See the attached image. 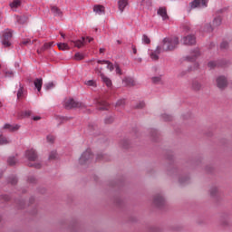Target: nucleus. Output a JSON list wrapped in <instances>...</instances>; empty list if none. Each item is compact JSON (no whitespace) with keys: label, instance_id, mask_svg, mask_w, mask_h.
<instances>
[{"label":"nucleus","instance_id":"obj_1","mask_svg":"<svg viewBox=\"0 0 232 232\" xmlns=\"http://www.w3.org/2000/svg\"><path fill=\"white\" fill-rule=\"evenodd\" d=\"M179 46V37L174 36L171 38H164L161 45L157 47L158 53H162V52H171Z\"/></svg>","mask_w":232,"mask_h":232},{"label":"nucleus","instance_id":"obj_2","mask_svg":"<svg viewBox=\"0 0 232 232\" xmlns=\"http://www.w3.org/2000/svg\"><path fill=\"white\" fill-rule=\"evenodd\" d=\"M12 31L10 30H5L3 32L2 34V44L5 47L8 48V46H12Z\"/></svg>","mask_w":232,"mask_h":232},{"label":"nucleus","instance_id":"obj_3","mask_svg":"<svg viewBox=\"0 0 232 232\" xmlns=\"http://www.w3.org/2000/svg\"><path fill=\"white\" fill-rule=\"evenodd\" d=\"M64 107L66 110H72L73 108H84V103L76 102L73 99H68L65 101Z\"/></svg>","mask_w":232,"mask_h":232},{"label":"nucleus","instance_id":"obj_4","mask_svg":"<svg viewBox=\"0 0 232 232\" xmlns=\"http://www.w3.org/2000/svg\"><path fill=\"white\" fill-rule=\"evenodd\" d=\"M92 159H93V154L91 150H87L82 154L79 162L80 164H88V162H92Z\"/></svg>","mask_w":232,"mask_h":232},{"label":"nucleus","instance_id":"obj_5","mask_svg":"<svg viewBox=\"0 0 232 232\" xmlns=\"http://www.w3.org/2000/svg\"><path fill=\"white\" fill-rule=\"evenodd\" d=\"M208 3H209V0H194L190 3V8H206Z\"/></svg>","mask_w":232,"mask_h":232},{"label":"nucleus","instance_id":"obj_6","mask_svg":"<svg viewBox=\"0 0 232 232\" xmlns=\"http://www.w3.org/2000/svg\"><path fill=\"white\" fill-rule=\"evenodd\" d=\"M216 82L219 90H224V88L227 87V78H226V76H218Z\"/></svg>","mask_w":232,"mask_h":232},{"label":"nucleus","instance_id":"obj_7","mask_svg":"<svg viewBox=\"0 0 232 232\" xmlns=\"http://www.w3.org/2000/svg\"><path fill=\"white\" fill-rule=\"evenodd\" d=\"M95 103L97 108L101 111L108 110V108H110V104L101 98L96 99Z\"/></svg>","mask_w":232,"mask_h":232},{"label":"nucleus","instance_id":"obj_8","mask_svg":"<svg viewBox=\"0 0 232 232\" xmlns=\"http://www.w3.org/2000/svg\"><path fill=\"white\" fill-rule=\"evenodd\" d=\"M25 157L30 160V162H35L37 160V152L35 150L31 149L29 150H26Z\"/></svg>","mask_w":232,"mask_h":232},{"label":"nucleus","instance_id":"obj_9","mask_svg":"<svg viewBox=\"0 0 232 232\" xmlns=\"http://www.w3.org/2000/svg\"><path fill=\"white\" fill-rule=\"evenodd\" d=\"M182 43L183 44L188 45L195 44V43H197V38L193 34H188L182 38Z\"/></svg>","mask_w":232,"mask_h":232},{"label":"nucleus","instance_id":"obj_10","mask_svg":"<svg viewBox=\"0 0 232 232\" xmlns=\"http://www.w3.org/2000/svg\"><path fill=\"white\" fill-rule=\"evenodd\" d=\"M158 15H160L162 17L163 21H168L169 19V16H168V11L166 10V7H160L157 12Z\"/></svg>","mask_w":232,"mask_h":232},{"label":"nucleus","instance_id":"obj_11","mask_svg":"<svg viewBox=\"0 0 232 232\" xmlns=\"http://www.w3.org/2000/svg\"><path fill=\"white\" fill-rule=\"evenodd\" d=\"M197 57H200V51L198 49H195L190 53V55L187 56L188 61H195Z\"/></svg>","mask_w":232,"mask_h":232},{"label":"nucleus","instance_id":"obj_12","mask_svg":"<svg viewBox=\"0 0 232 232\" xmlns=\"http://www.w3.org/2000/svg\"><path fill=\"white\" fill-rule=\"evenodd\" d=\"M101 79L107 88H111V86H113L111 79L108 78V76H106L104 73H101Z\"/></svg>","mask_w":232,"mask_h":232},{"label":"nucleus","instance_id":"obj_13","mask_svg":"<svg viewBox=\"0 0 232 232\" xmlns=\"http://www.w3.org/2000/svg\"><path fill=\"white\" fill-rule=\"evenodd\" d=\"M98 64H107V69L110 70V72H113V70H115V66H113V63L110 61L99 60Z\"/></svg>","mask_w":232,"mask_h":232},{"label":"nucleus","instance_id":"obj_14","mask_svg":"<svg viewBox=\"0 0 232 232\" xmlns=\"http://www.w3.org/2000/svg\"><path fill=\"white\" fill-rule=\"evenodd\" d=\"M93 12L98 15H103L105 14V8L103 5H94Z\"/></svg>","mask_w":232,"mask_h":232},{"label":"nucleus","instance_id":"obj_15","mask_svg":"<svg viewBox=\"0 0 232 232\" xmlns=\"http://www.w3.org/2000/svg\"><path fill=\"white\" fill-rule=\"evenodd\" d=\"M52 46H53V42L45 43L41 49L37 50V53H43V52H44L46 50H50V48H52Z\"/></svg>","mask_w":232,"mask_h":232},{"label":"nucleus","instance_id":"obj_16","mask_svg":"<svg viewBox=\"0 0 232 232\" xmlns=\"http://www.w3.org/2000/svg\"><path fill=\"white\" fill-rule=\"evenodd\" d=\"M20 126L18 124L12 125V124H5L4 130H9V131H17L19 130Z\"/></svg>","mask_w":232,"mask_h":232},{"label":"nucleus","instance_id":"obj_17","mask_svg":"<svg viewBox=\"0 0 232 232\" xmlns=\"http://www.w3.org/2000/svg\"><path fill=\"white\" fill-rule=\"evenodd\" d=\"M128 6V0H119L118 1V8L120 12H124V8Z\"/></svg>","mask_w":232,"mask_h":232},{"label":"nucleus","instance_id":"obj_18","mask_svg":"<svg viewBox=\"0 0 232 232\" xmlns=\"http://www.w3.org/2000/svg\"><path fill=\"white\" fill-rule=\"evenodd\" d=\"M154 204L156 206H162L164 204V198L161 195H158L154 198Z\"/></svg>","mask_w":232,"mask_h":232},{"label":"nucleus","instance_id":"obj_19","mask_svg":"<svg viewBox=\"0 0 232 232\" xmlns=\"http://www.w3.org/2000/svg\"><path fill=\"white\" fill-rule=\"evenodd\" d=\"M16 21L19 24H24L25 23H28V15L16 16Z\"/></svg>","mask_w":232,"mask_h":232},{"label":"nucleus","instance_id":"obj_20","mask_svg":"<svg viewBox=\"0 0 232 232\" xmlns=\"http://www.w3.org/2000/svg\"><path fill=\"white\" fill-rule=\"evenodd\" d=\"M84 39L85 38L82 37V40H77V41L71 40V43H73L76 48H82V46H84Z\"/></svg>","mask_w":232,"mask_h":232},{"label":"nucleus","instance_id":"obj_21","mask_svg":"<svg viewBox=\"0 0 232 232\" xmlns=\"http://www.w3.org/2000/svg\"><path fill=\"white\" fill-rule=\"evenodd\" d=\"M34 86L37 89L38 92H41V89L43 88V78H37L34 80Z\"/></svg>","mask_w":232,"mask_h":232},{"label":"nucleus","instance_id":"obj_22","mask_svg":"<svg viewBox=\"0 0 232 232\" xmlns=\"http://www.w3.org/2000/svg\"><path fill=\"white\" fill-rule=\"evenodd\" d=\"M222 24V17L218 16L216 18H214L213 22H212V26H214V28H217L218 26H220Z\"/></svg>","mask_w":232,"mask_h":232},{"label":"nucleus","instance_id":"obj_23","mask_svg":"<svg viewBox=\"0 0 232 232\" xmlns=\"http://www.w3.org/2000/svg\"><path fill=\"white\" fill-rule=\"evenodd\" d=\"M123 84L125 86H135V80L133 78H125L123 79Z\"/></svg>","mask_w":232,"mask_h":232},{"label":"nucleus","instance_id":"obj_24","mask_svg":"<svg viewBox=\"0 0 232 232\" xmlns=\"http://www.w3.org/2000/svg\"><path fill=\"white\" fill-rule=\"evenodd\" d=\"M6 144H10V140L5 137L3 134H0V146H5Z\"/></svg>","mask_w":232,"mask_h":232},{"label":"nucleus","instance_id":"obj_25","mask_svg":"<svg viewBox=\"0 0 232 232\" xmlns=\"http://www.w3.org/2000/svg\"><path fill=\"white\" fill-rule=\"evenodd\" d=\"M192 90H194V92H199V90H202V84L198 82H193Z\"/></svg>","mask_w":232,"mask_h":232},{"label":"nucleus","instance_id":"obj_26","mask_svg":"<svg viewBox=\"0 0 232 232\" xmlns=\"http://www.w3.org/2000/svg\"><path fill=\"white\" fill-rule=\"evenodd\" d=\"M215 30V27L211 25V24H207L204 26L203 32H207L208 34H211Z\"/></svg>","mask_w":232,"mask_h":232},{"label":"nucleus","instance_id":"obj_27","mask_svg":"<svg viewBox=\"0 0 232 232\" xmlns=\"http://www.w3.org/2000/svg\"><path fill=\"white\" fill-rule=\"evenodd\" d=\"M59 50H62L63 52L66 51V50H70V45H68V44L66 43H60L57 44Z\"/></svg>","mask_w":232,"mask_h":232},{"label":"nucleus","instance_id":"obj_28","mask_svg":"<svg viewBox=\"0 0 232 232\" xmlns=\"http://www.w3.org/2000/svg\"><path fill=\"white\" fill-rule=\"evenodd\" d=\"M160 53L157 52V49L155 51H152L150 54V59H152V61H159V54Z\"/></svg>","mask_w":232,"mask_h":232},{"label":"nucleus","instance_id":"obj_29","mask_svg":"<svg viewBox=\"0 0 232 232\" xmlns=\"http://www.w3.org/2000/svg\"><path fill=\"white\" fill-rule=\"evenodd\" d=\"M51 12H52V14H53V15H55V16L61 15V9L58 8L57 6H52V7H51Z\"/></svg>","mask_w":232,"mask_h":232},{"label":"nucleus","instance_id":"obj_30","mask_svg":"<svg viewBox=\"0 0 232 232\" xmlns=\"http://www.w3.org/2000/svg\"><path fill=\"white\" fill-rule=\"evenodd\" d=\"M84 84L86 86H92V88H96L97 87V82H95L94 80H88L84 82Z\"/></svg>","mask_w":232,"mask_h":232},{"label":"nucleus","instance_id":"obj_31","mask_svg":"<svg viewBox=\"0 0 232 232\" xmlns=\"http://www.w3.org/2000/svg\"><path fill=\"white\" fill-rule=\"evenodd\" d=\"M10 6L12 9L14 8H19L21 6V1L20 0H14L13 3L10 4Z\"/></svg>","mask_w":232,"mask_h":232},{"label":"nucleus","instance_id":"obj_32","mask_svg":"<svg viewBox=\"0 0 232 232\" xmlns=\"http://www.w3.org/2000/svg\"><path fill=\"white\" fill-rule=\"evenodd\" d=\"M7 162H8L9 166H15V164H17V160H15L14 157H10L7 160Z\"/></svg>","mask_w":232,"mask_h":232},{"label":"nucleus","instance_id":"obj_33","mask_svg":"<svg viewBox=\"0 0 232 232\" xmlns=\"http://www.w3.org/2000/svg\"><path fill=\"white\" fill-rule=\"evenodd\" d=\"M74 59L75 61H82V59H84V54L81 53H76L74 55Z\"/></svg>","mask_w":232,"mask_h":232},{"label":"nucleus","instance_id":"obj_34","mask_svg":"<svg viewBox=\"0 0 232 232\" xmlns=\"http://www.w3.org/2000/svg\"><path fill=\"white\" fill-rule=\"evenodd\" d=\"M57 159V151L53 150L49 155V160H55Z\"/></svg>","mask_w":232,"mask_h":232},{"label":"nucleus","instance_id":"obj_35","mask_svg":"<svg viewBox=\"0 0 232 232\" xmlns=\"http://www.w3.org/2000/svg\"><path fill=\"white\" fill-rule=\"evenodd\" d=\"M142 42L145 44H150V43H151V40L150 39V37H148V35L144 34L142 36Z\"/></svg>","mask_w":232,"mask_h":232},{"label":"nucleus","instance_id":"obj_36","mask_svg":"<svg viewBox=\"0 0 232 232\" xmlns=\"http://www.w3.org/2000/svg\"><path fill=\"white\" fill-rule=\"evenodd\" d=\"M161 81L162 78L160 76L152 77V82H154L155 84H159V82H160Z\"/></svg>","mask_w":232,"mask_h":232},{"label":"nucleus","instance_id":"obj_37","mask_svg":"<svg viewBox=\"0 0 232 232\" xmlns=\"http://www.w3.org/2000/svg\"><path fill=\"white\" fill-rule=\"evenodd\" d=\"M162 119L163 121H173V117L169 114H163Z\"/></svg>","mask_w":232,"mask_h":232},{"label":"nucleus","instance_id":"obj_38","mask_svg":"<svg viewBox=\"0 0 232 232\" xmlns=\"http://www.w3.org/2000/svg\"><path fill=\"white\" fill-rule=\"evenodd\" d=\"M114 68L116 70V73L118 75H121L122 74V71L121 70V67L119 66V63H115Z\"/></svg>","mask_w":232,"mask_h":232},{"label":"nucleus","instance_id":"obj_39","mask_svg":"<svg viewBox=\"0 0 232 232\" xmlns=\"http://www.w3.org/2000/svg\"><path fill=\"white\" fill-rule=\"evenodd\" d=\"M96 160H108L106 159V156H104V154H97Z\"/></svg>","mask_w":232,"mask_h":232},{"label":"nucleus","instance_id":"obj_40","mask_svg":"<svg viewBox=\"0 0 232 232\" xmlns=\"http://www.w3.org/2000/svg\"><path fill=\"white\" fill-rule=\"evenodd\" d=\"M126 104V100L121 99L116 102V106H124Z\"/></svg>","mask_w":232,"mask_h":232},{"label":"nucleus","instance_id":"obj_41","mask_svg":"<svg viewBox=\"0 0 232 232\" xmlns=\"http://www.w3.org/2000/svg\"><path fill=\"white\" fill-rule=\"evenodd\" d=\"M208 66L209 68H216V66H219V64L217 62H209Z\"/></svg>","mask_w":232,"mask_h":232},{"label":"nucleus","instance_id":"obj_42","mask_svg":"<svg viewBox=\"0 0 232 232\" xmlns=\"http://www.w3.org/2000/svg\"><path fill=\"white\" fill-rule=\"evenodd\" d=\"M55 85L53 84V82H49L47 84H45V90H52V88H53Z\"/></svg>","mask_w":232,"mask_h":232},{"label":"nucleus","instance_id":"obj_43","mask_svg":"<svg viewBox=\"0 0 232 232\" xmlns=\"http://www.w3.org/2000/svg\"><path fill=\"white\" fill-rule=\"evenodd\" d=\"M95 72H96V73H97L98 75H100V77H101V73H102V67L97 66V67L95 68Z\"/></svg>","mask_w":232,"mask_h":232},{"label":"nucleus","instance_id":"obj_44","mask_svg":"<svg viewBox=\"0 0 232 232\" xmlns=\"http://www.w3.org/2000/svg\"><path fill=\"white\" fill-rule=\"evenodd\" d=\"M29 166L31 168H36V169H41V163H34V164L30 163Z\"/></svg>","mask_w":232,"mask_h":232},{"label":"nucleus","instance_id":"obj_45","mask_svg":"<svg viewBox=\"0 0 232 232\" xmlns=\"http://www.w3.org/2000/svg\"><path fill=\"white\" fill-rule=\"evenodd\" d=\"M229 46V44L227 42H223L220 44V48H222L223 50H225L226 48H227Z\"/></svg>","mask_w":232,"mask_h":232},{"label":"nucleus","instance_id":"obj_46","mask_svg":"<svg viewBox=\"0 0 232 232\" xmlns=\"http://www.w3.org/2000/svg\"><path fill=\"white\" fill-rule=\"evenodd\" d=\"M32 115V111H25L24 112H22V117H30Z\"/></svg>","mask_w":232,"mask_h":232},{"label":"nucleus","instance_id":"obj_47","mask_svg":"<svg viewBox=\"0 0 232 232\" xmlns=\"http://www.w3.org/2000/svg\"><path fill=\"white\" fill-rule=\"evenodd\" d=\"M9 182H10L11 184H17V178H15V177L10 178V179H9Z\"/></svg>","mask_w":232,"mask_h":232},{"label":"nucleus","instance_id":"obj_48","mask_svg":"<svg viewBox=\"0 0 232 232\" xmlns=\"http://www.w3.org/2000/svg\"><path fill=\"white\" fill-rule=\"evenodd\" d=\"M17 97L18 99H21V97H23V87H20V89L18 90Z\"/></svg>","mask_w":232,"mask_h":232},{"label":"nucleus","instance_id":"obj_49","mask_svg":"<svg viewBox=\"0 0 232 232\" xmlns=\"http://www.w3.org/2000/svg\"><path fill=\"white\" fill-rule=\"evenodd\" d=\"M144 106H145L144 102H140L139 104L136 105V108L138 110H140V109L144 108Z\"/></svg>","mask_w":232,"mask_h":232},{"label":"nucleus","instance_id":"obj_50","mask_svg":"<svg viewBox=\"0 0 232 232\" xmlns=\"http://www.w3.org/2000/svg\"><path fill=\"white\" fill-rule=\"evenodd\" d=\"M218 191V189L217 188H211V190H210V195H211L212 197H215V194H216Z\"/></svg>","mask_w":232,"mask_h":232},{"label":"nucleus","instance_id":"obj_51","mask_svg":"<svg viewBox=\"0 0 232 232\" xmlns=\"http://www.w3.org/2000/svg\"><path fill=\"white\" fill-rule=\"evenodd\" d=\"M47 140L48 142H53V140H55V137L49 135L47 136Z\"/></svg>","mask_w":232,"mask_h":232},{"label":"nucleus","instance_id":"obj_52","mask_svg":"<svg viewBox=\"0 0 232 232\" xmlns=\"http://www.w3.org/2000/svg\"><path fill=\"white\" fill-rule=\"evenodd\" d=\"M30 43H32V41L30 39H27V40H24L22 42V44L26 45V44H30Z\"/></svg>","mask_w":232,"mask_h":232},{"label":"nucleus","instance_id":"obj_53","mask_svg":"<svg viewBox=\"0 0 232 232\" xmlns=\"http://www.w3.org/2000/svg\"><path fill=\"white\" fill-rule=\"evenodd\" d=\"M183 29L185 32H189V30H191V27H189V25H184Z\"/></svg>","mask_w":232,"mask_h":232},{"label":"nucleus","instance_id":"obj_54","mask_svg":"<svg viewBox=\"0 0 232 232\" xmlns=\"http://www.w3.org/2000/svg\"><path fill=\"white\" fill-rule=\"evenodd\" d=\"M28 181L29 182H35V178L31 177V178L28 179Z\"/></svg>","mask_w":232,"mask_h":232},{"label":"nucleus","instance_id":"obj_55","mask_svg":"<svg viewBox=\"0 0 232 232\" xmlns=\"http://www.w3.org/2000/svg\"><path fill=\"white\" fill-rule=\"evenodd\" d=\"M33 119H34V121H41V117H39V116H35Z\"/></svg>","mask_w":232,"mask_h":232},{"label":"nucleus","instance_id":"obj_56","mask_svg":"<svg viewBox=\"0 0 232 232\" xmlns=\"http://www.w3.org/2000/svg\"><path fill=\"white\" fill-rule=\"evenodd\" d=\"M132 52L133 53H137V48L135 46H132Z\"/></svg>","mask_w":232,"mask_h":232},{"label":"nucleus","instance_id":"obj_57","mask_svg":"<svg viewBox=\"0 0 232 232\" xmlns=\"http://www.w3.org/2000/svg\"><path fill=\"white\" fill-rule=\"evenodd\" d=\"M105 49L104 48H100V53H104Z\"/></svg>","mask_w":232,"mask_h":232},{"label":"nucleus","instance_id":"obj_58","mask_svg":"<svg viewBox=\"0 0 232 232\" xmlns=\"http://www.w3.org/2000/svg\"><path fill=\"white\" fill-rule=\"evenodd\" d=\"M4 199H5V200H10V197H8V196H4Z\"/></svg>","mask_w":232,"mask_h":232},{"label":"nucleus","instance_id":"obj_59","mask_svg":"<svg viewBox=\"0 0 232 232\" xmlns=\"http://www.w3.org/2000/svg\"><path fill=\"white\" fill-rule=\"evenodd\" d=\"M197 68H198V63H195V67L191 70H197Z\"/></svg>","mask_w":232,"mask_h":232},{"label":"nucleus","instance_id":"obj_60","mask_svg":"<svg viewBox=\"0 0 232 232\" xmlns=\"http://www.w3.org/2000/svg\"><path fill=\"white\" fill-rule=\"evenodd\" d=\"M60 35H61V37H63L64 39L65 34L63 33H60Z\"/></svg>","mask_w":232,"mask_h":232},{"label":"nucleus","instance_id":"obj_61","mask_svg":"<svg viewBox=\"0 0 232 232\" xmlns=\"http://www.w3.org/2000/svg\"><path fill=\"white\" fill-rule=\"evenodd\" d=\"M89 43H92V41H93V38H90V37H87Z\"/></svg>","mask_w":232,"mask_h":232},{"label":"nucleus","instance_id":"obj_62","mask_svg":"<svg viewBox=\"0 0 232 232\" xmlns=\"http://www.w3.org/2000/svg\"><path fill=\"white\" fill-rule=\"evenodd\" d=\"M0 108H3V103L0 102Z\"/></svg>","mask_w":232,"mask_h":232},{"label":"nucleus","instance_id":"obj_63","mask_svg":"<svg viewBox=\"0 0 232 232\" xmlns=\"http://www.w3.org/2000/svg\"><path fill=\"white\" fill-rule=\"evenodd\" d=\"M123 147L128 148V146H126V145H123Z\"/></svg>","mask_w":232,"mask_h":232},{"label":"nucleus","instance_id":"obj_64","mask_svg":"<svg viewBox=\"0 0 232 232\" xmlns=\"http://www.w3.org/2000/svg\"><path fill=\"white\" fill-rule=\"evenodd\" d=\"M106 122L108 123V122H111V121H106Z\"/></svg>","mask_w":232,"mask_h":232}]
</instances>
